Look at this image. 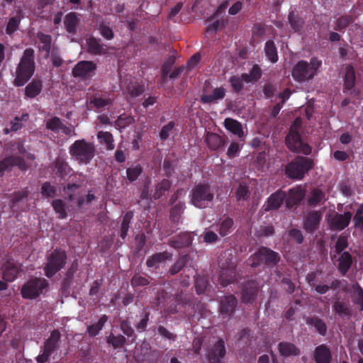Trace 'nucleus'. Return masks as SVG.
<instances>
[{
  "label": "nucleus",
  "mask_w": 363,
  "mask_h": 363,
  "mask_svg": "<svg viewBox=\"0 0 363 363\" xmlns=\"http://www.w3.org/2000/svg\"><path fill=\"white\" fill-rule=\"evenodd\" d=\"M34 71L33 50L27 49L25 50L16 69V77L14 80L15 85L21 86L25 84L32 77Z\"/></svg>",
  "instance_id": "1"
},
{
  "label": "nucleus",
  "mask_w": 363,
  "mask_h": 363,
  "mask_svg": "<svg viewBox=\"0 0 363 363\" xmlns=\"http://www.w3.org/2000/svg\"><path fill=\"white\" fill-rule=\"evenodd\" d=\"M321 61L316 57L311 58L310 62L299 61L292 71L293 78L298 82H306L312 79L321 66Z\"/></svg>",
  "instance_id": "2"
},
{
  "label": "nucleus",
  "mask_w": 363,
  "mask_h": 363,
  "mask_svg": "<svg viewBox=\"0 0 363 363\" xmlns=\"http://www.w3.org/2000/svg\"><path fill=\"white\" fill-rule=\"evenodd\" d=\"M95 146L84 140H76L69 147L72 158L79 164H88L95 155Z\"/></svg>",
  "instance_id": "3"
},
{
  "label": "nucleus",
  "mask_w": 363,
  "mask_h": 363,
  "mask_svg": "<svg viewBox=\"0 0 363 363\" xmlns=\"http://www.w3.org/2000/svg\"><path fill=\"white\" fill-rule=\"evenodd\" d=\"M301 119L297 118L294 124L291 125L289 133L286 138V143L287 147L293 152L309 155L311 152V147L303 143L299 135L298 130L301 126Z\"/></svg>",
  "instance_id": "4"
},
{
  "label": "nucleus",
  "mask_w": 363,
  "mask_h": 363,
  "mask_svg": "<svg viewBox=\"0 0 363 363\" xmlns=\"http://www.w3.org/2000/svg\"><path fill=\"white\" fill-rule=\"evenodd\" d=\"M191 203L196 208L208 206L214 198L213 189L207 184H199L191 190Z\"/></svg>",
  "instance_id": "5"
},
{
  "label": "nucleus",
  "mask_w": 363,
  "mask_h": 363,
  "mask_svg": "<svg viewBox=\"0 0 363 363\" xmlns=\"http://www.w3.org/2000/svg\"><path fill=\"white\" fill-rule=\"evenodd\" d=\"M312 167L313 162L311 159L297 157L286 166L285 173L289 178L299 180Z\"/></svg>",
  "instance_id": "6"
},
{
  "label": "nucleus",
  "mask_w": 363,
  "mask_h": 363,
  "mask_svg": "<svg viewBox=\"0 0 363 363\" xmlns=\"http://www.w3.org/2000/svg\"><path fill=\"white\" fill-rule=\"evenodd\" d=\"M66 254L65 251L56 250L48 257V262L45 267V275L48 277L53 276L65 264Z\"/></svg>",
  "instance_id": "7"
},
{
  "label": "nucleus",
  "mask_w": 363,
  "mask_h": 363,
  "mask_svg": "<svg viewBox=\"0 0 363 363\" xmlns=\"http://www.w3.org/2000/svg\"><path fill=\"white\" fill-rule=\"evenodd\" d=\"M47 286L45 279L37 278L30 279L22 286L21 295L24 298H35L43 293Z\"/></svg>",
  "instance_id": "8"
},
{
  "label": "nucleus",
  "mask_w": 363,
  "mask_h": 363,
  "mask_svg": "<svg viewBox=\"0 0 363 363\" xmlns=\"http://www.w3.org/2000/svg\"><path fill=\"white\" fill-rule=\"evenodd\" d=\"M258 257H262L263 258V262H265L268 264H276L279 260V255L267 248L262 247L259 249V250L255 253H254L247 261V263L249 265L252 267H257L259 265V262H256L254 261L255 259Z\"/></svg>",
  "instance_id": "9"
},
{
  "label": "nucleus",
  "mask_w": 363,
  "mask_h": 363,
  "mask_svg": "<svg viewBox=\"0 0 363 363\" xmlns=\"http://www.w3.org/2000/svg\"><path fill=\"white\" fill-rule=\"evenodd\" d=\"M21 272V265L13 259L6 260L2 266L3 278L6 281L15 280Z\"/></svg>",
  "instance_id": "10"
},
{
  "label": "nucleus",
  "mask_w": 363,
  "mask_h": 363,
  "mask_svg": "<svg viewBox=\"0 0 363 363\" xmlns=\"http://www.w3.org/2000/svg\"><path fill=\"white\" fill-rule=\"evenodd\" d=\"M352 218V213L346 212L344 214L335 213L328 217V223L332 229L341 230L346 228Z\"/></svg>",
  "instance_id": "11"
},
{
  "label": "nucleus",
  "mask_w": 363,
  "mask_h": 363,
  "mask_svg": "<svg viewBox=\"0 0 363 363\" xmlns=\"http://www.w3.org/2000/svg\"><path fill=\"white\" fill-rule=\"evenodd\" d=\"M96 67L91 61H81L72 69V74L75 77L87 78L91 77Z\"/></svg>",
  "instance_id": "12"
},
{
  "label": "nucleus",
  "mask_w": 363,
  "mask_h": 363,
  "mask_svg": "<svg viewBox=\"0 0 363 363\" xmlns=\"http://www.w3.org/2000/svg\"><path fill=\"white\" fill-rule=\"evenodd\" d=\"M67 194L71 201H76L78 206L84 204L89 203L94 199V196L91 194H88L85 198L79 196V189L77 185H71L67 187Z\"/></svg>",
  "instance_id": "13"
},
{
  "label": "nucleus",
  "mask_w": 363,
  "mask_h": 363,
  "mask_svg": "<svg viewBox=\"0 0 363 363\" xmlns=\"http://www.w3.org/2000/svg\"><path fill=\"white\" fill-rule=\"evenodd\" d=\"M285 197L286 194L282 191H278L272 194L263 206L264 210L270 211L278 209L282 204Z\"/></svg>",
  "instance_id": "14"
},
{
  "label": "nucleus",
  "mask_w": 363,
  "mask_h": 363,
  "mask_svg": "<svg viewBox=\"0 0 363 363\" xmlns=\"http://www.w3.org/2000/svg\"><path fill=\"white\" fill-rule=\"evenodd\" d=\"M13 166H18L21 170H26L28 167L18 157H8L0 162V176L4 174V171Z\"/></svg>",
  "instance_id": "15"
},
{
  "label": "nucleus",
  "mask_w": 363,
  "mask_h": 363,
  "mask_svg": "<svg viewBox=\"0 0 363 363\" xmlns=\"http://www.w3.org/2000/svg\"><path fill=\"white\" fill-rule=\"evenodd\" d=\"M305 196V191L301 186H296L289 191V196L286 203L288 208H291L299 203Z\"/></svg>",
  "instance_id": "16"
},
{
  "label": "nucleus",
  "mask_w": 363,
  "mask_h": 363,
  "mask_svg": "<svg viewBox=\"0 0 363 363\" xmlns=\"http://www.w3.org/2000/svg\"><path fill=\"white\" fill-rule=\"evenodd\" d=\"M225 354L224 342L221 340H218L217 344L209 352L208 357L211 363H218Z\"/></svg>",
  "instance_id": "17"
},
{
  "label": "nucleus",
  "mask_w": 363,
  "mask_h": 363,
  "mask_svg": "<svg viewBox=\"0 0 363 363\" xmlns=\"http://www.w3.org/2000/svg\"><path fill=\"white\" fill-rule=\"evenodd\" d=\"M228 6V1H225L218 6L214 15L209 19V21H213V22L208 26L206 28L207 32H209L211 30H216L217 29H218L220 26H223V22L220 23L218 19L215 20V18L218 17L220 15L223 14Z\"/></svg>",
  "instance_id": "18"
},
{
  "label": "nucleus",
  "mask_w": 363,
  "mask_h": 363,
  "mask_svg": "<svg viewBox=\"0 0 363 363\" xmlns=\"http://www.w3.org/2000/svg\"><path fill=\"white\" fill-rule=\"evenodd\" d=\"M321 218L322 214L320 212H310L306 218L304 228L309 232L314 230L319 224Z\"/></svg>",
  "instance_id": "19"
},
{
  "label": "nucleus",
  "mask_w": 363,
  "mask_h": 363,
  "mask_svg": "<svg viewBox=\"0 0 363 363\" xmlns=\"http://www.w3.org/2000/svg\"><path fill=\"white\" fill-rule=\"evenodd\" d=\"M279 354L283 357H291L298 355L300 351L293 343L281 342L278 345Z\"/></svg>",
  "instance_id": "20"
},
{
  "label": "nucleus",
  "mask_w": 363,
  "mask_h": 363,
  "mask_svg": "<svg viewBox=\"0 0 363 363\" xmlns=\"http://www.w3.org/2000/svg\"><path fill=\"white\" fill-rule=\"evenodd\" d=\"M236 303V299L234 296H225L220 302V313L226 316L231 315L235 309Z\"/></svg>",
  "instance_id": "21"
},
{
  "label": "nucleus",
  "mask_w": 363,
  "mask_h": 363,
  "mask_svg": "<svg viewBox=\"0 0 363 363\" xmlns=\"http://www.w3.org/2000/svg\"><path fill=\"white\" fill-rule=\"evenodd\" d=\"M86 46L88 52L93 55H103L107 51L106 48L94 38L86 39Z\"/></svg>",
  "instance_id": "22"
},
{
  "label": "nucleus",
  "mask_w": 363,
  "mask_h": 363,
  "mask_svg": "<svg viewBox=\"0 0 363 363\" xmlns=\"http://www.w3.org/2000/svg\"><path fill=\"white\" fill-rule=\"evenodd\" d=\"M330 352L325 346L320 345L315 349V360L316 363H330Z\"/></svg>",
  "instance_id": "23"
},
{
  "label": "nucleus",
  "mask_w": 363,
  "mask_h": 363,
  "mask_svg": "<svg viewBox=\"0 0 363 363\" xmlns=\"http://www.w3.org/2000/svg\"><path fill=\"white\" fill-rule=\"evenodd\" d=\"M224 125L228 130L238 135L239 138H241L244 136L242 125L238 121L228 118L225 120Z\"/></svg>",
  "instance_id": "24"
},
{
  "label": "nucleus",
  "mask_w": 363,
  "mask_h": 363,
  "mask_svg": "<svg viewBox=\"0 0 363 363\" xmlns=\"http://www.w3.org/2000/svg\"><path fill=\"white\" fill-rule=\"evenodd\" d=\"M225 95V90L223 87L216 88L211 94H205L201 97V101L204 103H213L218 99H223Z\"/></svg>",
  "instance_id": "25"
},
{
  "label": "nucleus",
  "mask_w": 363,
  "mask_h": 363,
  "mask_svg": "<svg viewBox=\"0 0 363 363\" xmlns=\"http://www.w3.org/2000/svg\"><path fill=\"white\" fill-rule=\"evenodd\" d=\"M123 91L126 98L129 99L140 95L143 91V89L138 83L133 82L128 84Z\"/></svg>",
  "instance_id": "26"
},
{
  "label": "nucleus",
  "mask_w": 363,
  "mask_h": 363,
  "mask_svg": "<svg viewBox=\"0 0 363 363\" xmlns=\"http://www.w3.org/2000/svg\"><path fill=\"white\" fill-rule=\"evenodd\" d=\"M97 138L101 144L106 146L108 150H112L115 148L113 137L110 133L99 131L97 134Z\"/></svg>",
  "instance_id": "27"
},
{
  "label": "nucleus",
  "mask_w": 363,
  "mask_h": 363,
  "mask_svg": "<svg viewBox=\"0 0 363 363\" xmlns=\"http://www.w3.org/2000/svg\"><path fill=\"white\" fill-rule=\"evenodd\" d=\"M42 89V82L40 80H33L26 87V95L30 98H33L38 95Z\"/></svg>",
  "instance_id": "28"
},
{
  "label": "nucleus",
  "mask_w": 363,
  "mask_h": 363,
  "mask_svg": "<svg viewBox=\"0 0 363 363\" xmlns=\"http://www.w3.org/2000/svg\"><path fill=\"white\" fill-rule=\"evenodd\" d=\"M206 142L211 150H216L223 145L222 138L215 133H208L206 138Z\"/></svg>",
  "instance_id": "29"
},
{
  "label": "nucleus",
  "mask_w": 363,
  "mask_h": 363,
  "mask_svg": "<svg viewBox=\"0 0 363 363\" xmlns=\"http://www.w3.org/2000/svg\"><path fill=\"white\" fill-rule=\"evenodd\" d=\"M60 337V332L57 330H53L51 333L50 337L46 340L43 350L52 353L57 346Z\"/></svg>",
  "instance_id": "30"
},
{
  "label": "nucleus",
  "mask_w": 363,
  "mask_h": 363,
  "mask_svg": "<svg viewBox=\"0 0 363 363\" xmlns=\"http://www.w3.org/2000/svg\"><path fill=\"white\" fill-rule=\"evenodd\" d=\"M79 19L74 13H69L66 16L65 25L67 32L74 33L76 30V26L78 24Z\"/></svg>",
  "instance_id": "31"
},
{
  "label": "nucleus",
  "mask_w": 363,
  "mask_h": 363,
  "mask_svg": "<svg viewBox=\"0 0 363 363\" xmlns=\"http://www.w3.org/2000/svg\"><path fill=\"white\" fill-rule=\"evenodd\" d=\"M355 82V74L354 71V68L351 65H348L345 69V87L347 89H351L354 85Z\"/></svg>",
  "instance_id": "32"
},
{
  "label": "nucleus",
  "mask_w": 363,
  "mask_h": 363,
  "mask_svg": "<svg viewBox=\"0 0 363 363\" xmlns=\"http://www.w3.org/2000/svg\"><path fill=\"white\" fill-rule=\"evenodd\" d=\"M265 54L267 58L273 63L278 60V55L274 43L269 40L265 44Z\"/></svg>",
  "instance_id": "33"
},
{
  "label": "nucleus",
  "mask_w": 363,
  "mask_h": 363,
  "mask_svg": "<svg viewBox=\"0 0 363 363\" xmlns=\"http://www.w3.org/2000/svg\"><path fill=\"white\" fill-rule=\"evenodd\" d=\"M38 38L40 42V48L45 51V56H48L50 49L51 38L49 35L43 33H38Z\"/></svg>",
  "instance_id": "34"
},
{
  "label": "nucleus",
  "mask_w": 363,
  "mask_h": 363,
  "mask_svg": "<svg viewBox=\"0 0 363 363\" xmlns=\"http://www.w3.org/2000/svg\"><path fill=\"white\" fill-rule=\"evenodd\" d=\"M52 207L59 218H65L67 216L65 206L62 200L55 199L52 203Z\"/></svg>",
  "instance_id": "35"
},
{
  "label": "nucleus",
  "mask_w": 363,
  "mask_h": 363,
  "mask_svg": "<svg viewBox=\"0 0 363 363\" xmlns=\"http://www.w3.org/2000/svg\"><path fill=\"white\" fill-rule=\"evenodd\" d=\"M339 268L342 273H345L352 264V258L349 253H343L339 259Z\"/></svg>",
  "instance_id": "36"
},
{
  "label": "nucleus",
  "mask_w": 363,
  "mask_h": 363,
  "mask_svg": "<svg viewBox=\"0 0 363 363\" xmlns=\"http://www.w3.org/2000/svg\"><path fill=\"white\" fill-rule=\"evenodd\" d=\"M261 75H262V72H261L260 68L258 66L255 65V66H253L250 74H242V78H243V79H245V82H253V81H256V80L259 79L260 78Z\"/></svg>",
  "instance_id": "37"
},
{
  "label": "nucleus",
  "mask_w": 363,
  "mask_h": 363,
  "mask_svg": "<svg viewBox=\"0 0 363 363\" xmlns=\"http://www.w3.org/2000/svg\"><path fill=\"white\" fill-rule=\"evenodd\" d=\"M113 99L111 98L94 97L89 103L91 108H103L112 102Z\"/></svg>",
  "instance_id": "38"
},
{
  "label": "nucleus",
  "mask_w": 363,
  "mask_h": 363,
  "mask_svg": "<svg viewBox=\"0 0 363 363\" xmlns=\"http://www.w3.org/2000/svg\"><path fill=\"white\" fill-rule=\"evenodd\" d=\"M107 320V316L103 315L96 324L92 325L88 328V332L90 335L95 336L103 328L104 323Z\"/></svg>",
  "instance_id": "39"
},
{
  "label": "nucleus",
  "mask_w": 363,
  "mask_h": 363,
  "mask_svg": "<svg viewBox=\"0 0 363 363\" xmlns=\"http://www.w3.org/2000/svg\"><path fill=\"white\" fill-rule=\"evenodd\" d=\"M249 194L248 189L244 184H240L235 191V197L238 201L247 200L249 197Z\"/></svg>",
  "instance_id": "40"
},
{
  "label": "nucleus",
  "mask_w": 363,
  "mask_h": 363,
  "mask_svg": "<svg viewBox=\"0 0 363 363\" xmlns=\"http://www.w3.org/2000/svg\"><path fill=\"white\" fill-rule=\"evenodd\" d=\"M55 168L60 176L63 177L70 172L68 164L62 159H58L55 162Z\"/></svg>",
  "instance_id": "41"
},
{
  "label": "nucleus",
  "mask_w": 363,
  "mask_h": 363,
  "mask_svg": "<svg viewBox=\"0 0 363 363\" xmlns=\"http://www.w3.org/2000/svg\"><path fill=\"white\" fill-rule=\"evenodd\" d=\"M325 199V195L323 192L319 189H314L311 191L309 203L311 205H316Z\"/></svg>",
  "instance_id": "42"
},
{
  "label": "nucleus",
  "mask_w": 363,
  "mask_h": 363,
  "mask_svg": "<svg viewBox=\"0 0 363 363\" xmlns=\"http://www.w3.org/2000/svg\"><path fill=\"white\" fill-rule=\"evenodd\" d=\"M170 187V182L169 180L164 179L160 184H157L155 189V193L154 197L159 199L166 191Z\"/></svg>",
  "instance_id": "43"
},
{
  "label": "nucleus",
  "mask_w": 363,
  "mask_h": 363,
  "mask_svg": "<svg viewBox=\"0 0 363 363\" xmlns=\"http://www.w3.org/2000/svg\"><path fill=\"white\" fill-rule=\"evenodd\" d=\"M233 224V221L230 218H225L220 225L219 232L220 235L225 236L229 233Z\"/></svg>",
  "instance_id": "44"
},
{
  "label": "nucleus",
  "mask_w": 363,
  "mask_h": 363,
  "mask_svg": "<svg viewBox=\"0 0 363 363\" xmlns=\"http://www.w3.org/2000/svg\"><path fill=\"white\" fill-rule=\"evenodd\" d=\"M132 217L133 213L131 212H129L127 213L123 218L121 228V236L122 238H125L127 235V232L129 228V223Z\"/></svg>",
  "instance_id": "45"
},
{
  "label": "nucleus",
  "mask_w": 363,
  "mask_h": 363,
  "mask_svg": "<svg viewBox=\"0 0 363 363\" xmlns=\"http://www.w3.org/2000/svg\"><path fill=\"white\" fill-rule=\"evenodd\" d=\"M289 21L291 23V27L295 31H298L303 23V21L299 17L295 16L293 13H291L289 16Z\"/></svg>",
  "instance_id": "46"
},
{
  "label": "nucleus",
  "mask_w": 363,
  "mask_h": 363,
  "mask_svg": "<svg viewBox=\"0 0 363 363\" xmlns=\"http://www.w3.org/2000/svg\"><path fill=\"white\" fill-rule=\"evenodd\" d=\"M20 21V17L18 16L11 18L7 24L6 33L11 34L15 32L18 28Z\"/></svg>",
  "instance_id": "47"
},
{
  "label": "nucleus",
  "mask_w": 363,
  "mask_h": 363,
  "mask_svg": "<svg viewBox=\"0 0 363 363\" xmlns=\"http://www.w3.org/2000/svg\"><path fill=\"white\" fill-rule=\"evenodd\" d=\"M107 341L109 344H111L115 348L119 347L125 342V337L122 335L114 336L111 335L108 337Z\"/></svg>",
  "instance_id": "48"
},
{
  "label": "nucleus",
  "mask_w": 363,
  "mask_h": 363,
  "mask_svg": "<svg viewBox=\"0 0 363 363\" xmlns=\"http://www.w3.org/2000/svg\"><path fill=\"white\" fill-rule=\"evenodd\" d=\"M141 172L142 169L139 165L128 168L126 171L128 179L130 181H135L140 174Z\"/></svg>",
  "instance_id": "49"
},
{
  "label": "nucleus",
  "mask_w": 363,
  "mask_h": 363,
  "mask_svg": "<svg viewBox=\"0 0 363 363\" xmlns=\"http://www.w3.org/2000/svg\"><path fill=\"white\" fill-rule=\"evenodd\" d=\"M256 289L255 288H250L243 290L242 292V300L245 303L250 302L254 299L256 294Z\"/></svg>",
  "instance_id": "50"
},
{
  "label": "nucleus",
  "mask_w": 363,
  "mask_h": 363,
  "mask_svg": "<svg viewBox=\"0 0 363 363\" xmlns=\"http://www.w3.org/2000/svg\"><path fill=\"white\" fill-rule=\"evenodd\" d=\"M230 84L231 86L235 91H239L242 89L243 86V82H245V79L242 78V75L241 77H233L230 78Z\"/></svg>",
  "instance_id": "51"
},
{
  "label": "nucleus",
  "mask_w": 363,
  "mask_h": 363,
  "mask_svg": "<svg viewBox=\"0 0 363 363\" xmlns=\"http://www.w3.org/2000/svg\"><path fill=\"white\" fill-rule=\"evenodd\" d=\"M46 125L47 128L51 130L58 131L59 130H60L62 124L60 120L58 118L55 117L48 120Z\"/></svg>",
  "instance_id": "52"
},
{
  "label": "nucleus",
  "mask_w": 363,
  "mask_h": 363,
  "mask_svg": "<svg viewBox=\"0 0 363 363\" xmlns=\"http://www.w3.org/2000/svg\"><path fill=\"white\" fill-rule=\"evenodd\" d=\"M354 296L361 310H363V291L358 285L354 286Z\"/></svg>",
  "instance_id": "53"
},
{
  "label": "nucleus",
  "mask_w": 363,
  "mask_h": 363,
  "mask_svg": "<svg viewBox=\"0 0 363 363\" xmlns=\"http://www.w3.org/2000/svg\"><path fill=\"white\" fill-rule=\"evenodd\" d=\"M41 194L46 197H52L55 194V190L49 183H44L41 188Z\"/></svg>",
  "instance_id": "54"
},
{
  "label": "nucleus",
  "mask_w": 363,
  "mask_h": 363,
  "mask_svg": "<svg viewBox=\"0 0 363 363\" xmlns=\"http://www.w3.org/2000/svg\"><path fill=\"white\" fill-rule=\"evenodd\" d=\"M240 146L238 143H232L229 146L227 155L229 157L233 158L237 156L240 152Z\"/></svg>",
  "instance_id": "55"
},
{
  "label": "nucleus",
  "mask_w": 363,
  "mask_h": 363,
  "mask_svg": "<svg viewBox=\"0 0 363 363\" xmlns=\"http://www.w3.org/2000/svg\"><path fill=\"white\" fill-rule=\"evenodd\" d=\"M363 205H361L356 213V215L354 217V223L355 226L361 227L363 226Z\"/></svg>",
  "instance_id": "56"
},
{
  "label": "nucleus",
  "mask_w": 363,
  "mask_h": 363,
  "mask_svg": "<svg viewBox=\"0 0 363 363\" xmlns=\"http://www.w3.org/2000/svg\"><path fill=\"white\" fill-rule=\"evenodd\" d=\"M174 124L173 122H169L168 124L165 125L162 128V129L160 132L161 139L165 140L169 137L171 131L172 130V129L174 128Z\"/></svg>",
  "instance_id": "57"
},
{
  "label": "nucleus",
  "mask_w": 363,
  "mask_h": 363,
  "mask_svg": "<svg viewBox=\"0 0 363 363\" xmlns=\"http://www.w3.org/2000/svg\"><path fill=\"white\" fill-rule=\"evenodd\" d=\"M100 33L106 39L111 40L113 38L112 30L106 25H101L99 27Z\"/></svg>",
  "instance_id": "58"
},
{
  "label": "nucleus",
  "mask_w": 363,
  "mask_h": 363,
  "mask_svg": "<svg viewBox=\"0 0 363 363\" xmlns=\"http://www.w3.org/2000/svg\"><path fill=\"white\" fill-rule=\"evenodd\" d=\"M28 118V115L25 114L23 115L21 118H19L18 117L15 118L13 121H11V130L13 131L18 130L20 129L22 126L21 121L23 120H26Z\"/></svg>",
  "instance_id": "59"
},
{
  "label": "nucleus",
  "mask_w": 363,
  "mask_h": 363,
  "mask_svg": "<svg viewBox=\"0 0 363 363\" xmlns=\"http://www.w3.org/2000/svg\"><path fill=\"white\" fill-rule=\"evenodd\" d=\"M18 151L19 152L23 155V158L21 160H23V162L26 164V165H27V169L30 167V164H26V162L24 161V159H27V160H29L30 161H33L35 160V156L34 155L31 154V153H27L26 152V150L23 147V145H21L18 146ZM21 159V157H19Z\"/></svg>",
  "instance_id": "60"
},
{
  "label": "nucleus",
  "mask_w": 363,
  "mask_h": 363,
  "mask_svg": "<svg viewBox=\"0 0 363 363\" xmlns=\"http://www.w3.org/2000/svg\"><path fill=\"white\" fill-rule=\"evenodd\" d=\"M311 324L315 326L317 330L322 335H324L326 331L325 324L318 319L311 320Z\"/></svg>",
  "instance_id": "61"
},
{
  "label": "nucleus",
  "mask_w": 363,
  "mask_h": 363,
  "mask_svg": "<svg viewBox=\"0 0 363 363\" xmlns=\"http://www.w3.org/2000/svg\"><path fill=\"white\" fill-rule=\"evenodd\" d=\"M164 255L162 254L155 255L147 260V265L150 267H154L157 263H159L164 258Z\"/></svg>",
  "instance_id": "62"
},
{
  "label": "nucleus",
  "mask_w": 363,
  "mask_h": 363,
  "mask_svg": "<svg viewBox=\"0 0 363 363\" xmlns=\"http://www.w3.org/2000/svg\"><path fill=\"white\" fill-rule=\"evenodd\" d=\"M347 246V239L345 236H340L336 242V250L338 252H341L345 249Z\"/></svg>",
  "instance_id": "63"
},
{
  "label": "nucleus",
  "mask_w": 363,
  "mask_h": 363,
  "mask_svg": "<svg viewBox=\"0 0 363 363\" xmlns=\"http://www.w3.org/2000/svg\"><path fill=\"white\" fill-rule=\"evenodd\" d=\"M289 235L293 238L298 243H301L303 241V235L299 230L292 229L289 232Z\"/></svg>",
  "instance_id": "64"
}]
</instances>
